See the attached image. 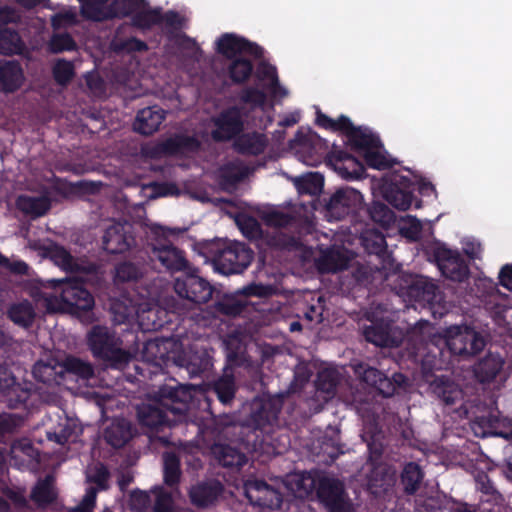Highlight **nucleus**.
<instances>
[{
    "instance_id": "nucleus-55",
    "label": "nucleus",
    "mask_w": 512,
    "mask_h": 512,
    "mask_svg": "<svg viewBox=\"0 0 512 512\" xmlns=\"http://www.w3.org/2000/svg\"><path fill=\"white\" fill-rule=\"evenodd\" d=\"M368 213L372 221L382 226H389L394 221L393 211L382 202H373Z\"/></svg>"
},
{
    "instance_id": "nucleus-4",
    "label": "nucleus",
    "mask_w": 512,
    "mask_h": 512,
    "mask_svg": "<svg viewBox=\"0 0 512 512\" xmlns=\"http://www.w3.org/2000/svg\"><path fill=\"white\" fill-rule=\"evenodd\" d=\"M315 124L325 130L341 132L347 138L348 145L356 151H368L381 146L380 139L362 127H356L346 115L332 119L320 109L316 111Z\"/></svg>"
},
{
    "instance_id": "nucleus-2",
    "label": "nucleus",
    "mask_w": 512,
    "mask_h": 512,
    "mask_svg": "<svg viewBox=\"0 0 512 512\" xmlns=\"http://www.w3.org/2000/svg\"><path fill=\"white\" fill-rule=\"evenodd\" d=\"M87 343L93 357L108 368L123 369L132 359L131 353L122 347V339L106 326H93L87 334Z\"/></svg>"
},
{
    "instance_id": "nucleus-7",
    "label": "nucleus",
    "mask_w": 512,
    "mask_h": 512,
    "mask_svg": "<svg viewBox=\"0 0 512 512\" xmlns=\"http://www.w3.org/2000/svg\"><path fill=\"white\" fill-rule=\"evenodd\" d=\"M255 253L249 245L228 241L213 256L215 269L223 275L241 274L251 265Z\"/></svg>"
},
{
    "instance_id": "nucleus-31",
    "label": "nucleus",
    "mask_w": 512,
    "mask_h": 512,
    "mask_svg": "<svg viewBox=\"0 0 512 512\" xmlns=\"http://www.w3.org/2000/svg\"><path fill=\"white\" fill-rule=\"evenodd\" d=\"M223 486L220 482L200 483L193 486L189 496L192 504L205 508L213 504L222 493Z\"/></svg>"
},
{
    "instance_id": "nucleus-30",
    "label": "nucleus",
    "mask_w": 512,
    "mask_h": 512,
    "mask_svg": "<svg viewBox=\"0 0 512 512\" xmlns=\"http://www.w3.org/2000/svg\"><path fill=\"white\" fill-rule=\"evenodd\" d=\"M430 387L445 405H454L463 397L460 386L446 376L436 377Z\"/></svg>"
},
{
    "instance_id": "nucleus-44",
    "label": "nucleus",
    "mask_w": 512,
    "mask_h": 512,
    "mask_svg": "<svg viewBox=\"0 0 512 512\" xmlns=\"http://www.w3.org/2000/svg\"><path fill=\"white\" fill-rule=\"evenodd\" d=\"M227 361L232 366L242 367L248 362L246 345L238 335H230L225 341Z\"/></svg>"
},
{
    "instance_id": "nucleus-47",
    "label": "nucleus",
    "mask_w": 512,
    "mask_h": 512,
    "mask_svg": "<svg viewBox=\"0 0 512 512\" xmlns=\"http://www.w3.org/2000/svg\"><path fill=\"white\" fill-rule=\"evenodd\" d=\"M340 382V375L335 369H323L318 372L315 381L317 391L323 392L327 398H332Z\"/></svg>"
},
{
    "instance_id": "nucleus-39",
    "label": "nucleus",
    "mask_w": 512,
    "mask_h": 512,
    "mask_svg": "<svg viewBox=\"0 0 512 512\" xmlns=\"http://www.w3.org/2000/svg\"><path fill=\"white\" fill-rule=\"evenodd\" d=\"M365 251L370 255H376L382 262V268H387L391 255L387 249L384 235L380 232H372L362 238Z\"/></svg>"
},
{
    "instance_id": "nucleus-40",
    "label": "nucleus",
    "mask_w": 512,
    "mask_h": 512,
    "mask_svg": "<svg viewBox=\"0 0 512 512\" xmlns=\"http://www.w3.org/2000/svg\"><path fill=\"white\" fill-rule=\"evenodd\" d=\"M0 496V512H12V506L16 510L28 508V500L25 496V489L20 487H10L5 485Z\"/></svg>"
},
{
    "instance_id": "nucleus-32",
    "label": "nucleus",
    "mask_w": 512,
    "mask_h": 512,
    "mask_svg": "<svg viewBox=\"0 0 512 512\" xmlns=\"http://www.w3.org/2000/svg\"><path fill=\"white\" fill-rule=\"evenodd\" d=\"M58 493L54 486V477L50 474L39 479L31 490L30 499L40 508L56 501Z\"/></svg>"
},
{
    "instance_id": "nucleus-26",
    "label": "nucleus",
    "mask_w": 512,
    "mask_h": 512,
    "mask_svg": "<svg viewBox=\"0 0 512 512\" xmlns=\"http://www.w3.org/2000/svg\"><path fill=\"white\" fill-rule=\"evenodd\" d=\"M165 117L166 111L159 106L145 107L138 111L133 128L142 135H152L159 130Z\"/></svg>"
},
{
    "instance_id": "nucleus-21",
    "label": "nucleus",
    "mask_w": 512,
    "mask_h": 512,
    "mask_svg": "<svg viewBox=\"0 0 512 512\" xmlns=\"http://www.w3.org/2000/svg\"><path fill=\"white\" fill-rule=\"evenodd\" d=\"M131 228L126 222H116L107 227L102 239L103 249L109 254H122L128 251L135 244Z\"/></svg>"
},
{
    "instance_id": "nucleus-20",
    "label": "nucleus",
    "mask_w": 512,
    "mask_h": 512,
    "mask_svg": "<svg viewBox=\"0 0 512 512\" xmlns=\"http://www.w3.org/2000/svg\"><path fill=\"white\" fill-rule=\"evenodd\" d=\"M328 164L346 180L359 179L365 173L361 161L336 145L332 146L328 154Z\"/></svg>"
},
{
    "instance_id": "nucleus-14",
    "label": "nucleus",
    "mask_w": 512,
    "mask_h": 512,
    "mask_svg": "<svg viewBox=\"0 0 512 512\" xmlns=\"http://www.w3.org/2000/svg\"><path fill=\"white\" fill-rule=\"evenodd\" d=\"M215 129L211 137L216 142H228L235 140L244 130V120L241 108L231 106L222 110L213 119Z\"/></svg>"
},
{
    "instance_id": "nucleus-41",
    "label": "nucleus",
    "mask_w": 512,
    "mask_h": 512,
    "mask_svg": "<svg viewBox=\"0 0 512 512\" xmlns=\"http://www.w3.org/2000/svg\"><path fill=\"white\" fill-rule=\"evenodd\" d=\"M26 49L18 31L12 28L0 29V53L3 55H21Z\"/></svg>"
},
{
    "instance_id": "nucleus-9",
    "label": "nucleus",
    "mask_w": 512,
    "mask_h": 512,
    "mask_svg": "<svg viewBox=\"0 0 512 512\" xmlns=\"http://www.w3.org/2000/svg\"><path fill=\"white\" fill-rule=\"evenodd\" d=\"M282 406V395H263L255 398L251 403L250 414L246 419L247 426L254 430L269 432L277 424Z\"/></svg>"
},
{
    "instance_id": "nucleus-8",
    "label": "nucleus",
    "mask_w": 512,
    "mask_h": 512,
    "mask_svg": "<svg viewBox=\"0 0 512 512\" xmlns=\"http://www.w3.org/2000/svg\"><path fill=\"white\" fill-rule=\"evenodd\" d=\"M316 496L328 512H356L344 483L337 478L319 476Z\"/></svg>"
},
{
    "instance_id": "nucleus-10",
    "label": "nucleus",
    "mask_w": 512,
    "mask_h": 512,
    "mask_svg": "<svg viewBox=\"0 0 512 512\" xmlns=\"http://www.w3.org/2000/svg\"><path fill=\"white\" fill-rule=\"evenodd\" d=\"M416 183L398 172H393L384 178L381 186L383 198L400 211L408 210L414 201Z\"/></svg>"
},
{
    "instance_id": "nucleus-15",
    "label": "nucleus",
    "mask_w": 512,
    "mask_h": 512,
    "mask_svg": "<svg viewBox=\"0 0 512 512\" xmlns=\"http://www.w3.org/2000/svg\"><path fill=\"white\" fill-rule=\"evenodd\" d=\"M244 494L249 503L262 509H280L283 497L280 491L264 480L247 479L244 482Z\"/></svg>"
},
{
    "instance_id": "nucleus-34",
    "label": "nucleus",
    "mask_w": 512,
    "mask_h": 512,
    "mask_svg": "<svg viewBox=\"0 0 512 512\" xmlns=\"http://www.w3.org/2000/svg\"><path fill=\"white\" fill-rule=\"evenodd\" d=\"M212 452L218 463L225 468L240 469L248 460L244 453L230 445H215Z\"/></svg>"
},
{
    "instance_id": "nucleus-18",
    "label": "nucleus",
    "mask_w": 512,
    "mask_h": 512,
    "mask_svg": "<svg viewBox=\"0 0 512 512\" xmlns=\"http://www.w3.org/2000/svg\"><path fill=\"white\" fill-rule=\"evenodd\" d=\"M472 429L478 437L494 435L505 439H512V418L503 416L496 409L490 412L488 416L478 417L473 421Z\"/></svg>"
},
{
    "instance_id": "nucleus-58",
    "label": "nucleus",
    "mask_w": 512,
    "mask_h": 512,
    "mask_svg": "<svg viewBox=\"0 0 512 512\" xmlns=\"http://www.w3.org/2000/svg\"><path fill=\"white\" fill-rule=\"evenodd\" d=\"M52 72L54 80L59 85L68 84L75 74L72 62L67 61L65 59L58 60L54 65Z\"/></svg>"
},
{
    "instance_id": "nucleus-3",
    "label": "nucleus",
    "mask_w": 512,
    "mask_h": 512,
    "mask_svg": "<svg viewBox=\"0 0 512 512\" xmlns=\"http://www.w3.org/2000/svg\"><path fill=\"white\" fill-rule=\"evenodd\" d=\"M150 248L149 258L157 260L165 271L173 274L184 272L190 268V263L183 250L174 246L168 239L173 230L158 224L149 226L147 232Z\"/></svg>"
},
{
    "instance_id": "nucleus-19",
    "label": "nucleus",
    "mask_w": 512,
    "mask_h": 512,
    "mask_svg": "<svg viewBox=\"0 0 512 512\" xmlns=\"http://www.w3.org/2000/svg\"><path fill=\"white\" fill-rule=\"evenodd\" d=\"M354 371L362 382L366 383L368 386L375 389L379 395L386 398L394 395L396 391L395 383L399 384L398 378H403L402 374H395L393 379H390L380 370L365 363L357 364Z\"/></svg>"
},
{
    "instance_id": "nucleus-56",
    "label": "nucleus",
    "mask_w": 512,
    "mask_h": 512,
    "mask_svg": "<svg viewBox=\"0 0 512 512\" xmlns=\"http://www.w3.org/2000/svg\"><path fill=\"white\" fill-rule=\"evenodd\" d=\"M77 44L74 38L67 32L54 34L49 41V50L58 54L64 51H74Z\"/></svg>"
},
{
    "instance_id": "nucleus-54",
    "label": "nucleus",
    "mask_w": 512,
    "mask_h": 512,
    "mask_svg": "<svg viewBox=\"0 0 512 512\" xmlns=\"http://www.w3.org/2000/svg\"><path fill=\"white\" fill-rule=\"evenodd\" d=\"M110 472L103 463H97L93 470L87 474L86 481L93 484L94 488L99 491H106L110 488L109 485Z\"/></svg>"
},
{
    "instance_id": "nucleus-45",
    "label": "nucleus",
    "mask_w": 512,
    "mask_h": 512,
    "mask_svg": "<svg viewBox=\"0 0 512 512\" xmlns=\"http://www.w3.org/2000/svg\"><path fill=\"white\" fill-rule=\"evenodd\" d=\"M145 271L144 264L123 261L115 266L114 281L117 284L137 282L143 277Z\"/></svg>"
},
{
    "instance_id": "nucleus-48",
    "label": "nucleus",
    "mask_w": 512,
    "mask_h": 512,
    "mask_svg": "<svg viewBox=\"0 0 512 512\" xmlns=\"http://www.w3.org/2000/svg\"><path fill=\"white\" fill-rule=\"evenodd\" d=\"M163 476L166 485L173 487L177 485L181 477L180 459L174 452H167L163 456Z\"/></svg>"
},
{
    "instance_id": "nucleus-57",
    "label": "nucleus",
    "mask_w": 512,
    "mask_h": 512,
    "mask_svg": "<svg viewBox=\"0 0 512 512\" xmlns=\"http://www.w3.org/2000/svg\"><path fill=\"white\" fill-rule=\"evenodd\" d=\"M246 177L244 169L234 165L227 164L220 169V180L225 186H235Z\"/></svg>"
},
{
    "instance_id": "nucleus-43",
    "label": "nucleus",
    "mask_w": 512,
    "mask_h": 512,
    "mask_svg": "<svg viewBox=\"0 0 512 512\" xmlns=\"http://www.w3.org/2000/svg\"><path fill=\"white\" fill-rule=\"evenodd\" d=\"M7 317L16 325L28 328L35 318V310L28 300L13 303L7 310Z\"/></svg>"
},
{
    "instance_id": "nucleus-51",
    "label": "nucleus",
    "mask_w": 512,
    "mask_h": 512,
    "mask_svg": "<svg viewBox=\"0 0 512 512\" xmlns=\"http://www.w3.org/2000/svg\"><path fill=\"white\" fill-rule=\"evenodd\" d=\"M162 12L159 8L137 10L132 16V25L140 29H150L155 25L161 24Z\"/></svg>"
},
{
    "instance_id": "nucleus-38",
    "label": "nucleus",
    "mask_w": 512,
    "mask_h": 512,
    "mask_svg": "<svg viewBox=\"0 0 512 512\" xmlns=\"http://www.w3.org/2000/svg\"><path fill=\"white\" fill-rule=\"evenodd\" d=\"M178 365L185 366L189 374L196 377L209 371L213 364L210 355L203 349L190 352Z\"/></svg>"
},
{
    "instance_id": "nucleus-35",
    "label": "nucleus",
    "mask_w": 512,
    "mask_h": 512,
    "mask_svg": "<svg viewBox=\"0 0 512 512\" xmlns=\"http://www.w3.org/2000/svg\"><path fill=\"white\" fill-rule=\"evenodd\" d=\"M106 442L114 448H122L132 438L131 425L125 419L113 421L104 431Z\"/></svg>"
},
{
    "instance_id": "nucleus-23",
    "label": "nucleus",
    "mask_w": 512,
    "mask_h": 512,
    "mask_svg": "<svg viewBox=\"0 0 512 512\" xmlns=\"http://www.w3.org/2000/svg\"><path fill=\"white\" fill-rule=\"evenodd\" d=\"M176 342L170 338H156L145 342L143 357L156 366H167L169 362L177 363L174 347Z\"/></svg>"
},
{
    "instance_id": "nucleus-13",
    "label": "nucleus",
    "mask_w": 512,
    "mask_h": 512,
    "mask_svg": "<svg viewBox=\"0 0 512 512\" xmlns=\"http://www.w3.org/2000/svg\"><path fill=\"white\" fill-rule=\"evenodd\" d=\"M216 52L229 61L242 57L243 54L255 60L264 57V49L261 46L234 33H224L217 39Z\"/></svg>"
},
{
    "instance_id": "nucleus-33",
    "label": "nucleus",
    "mask_w": 512,
    "mask_h": 512,
    "mask_svg": "<svg viewBox=\"0 0 512 512\" xmlns=\"http://www.w3.org/2000/svg\"><path fill=\"white\" fill-rule=\"evenodd\" d=\"M504 360L492 353L487 354L474 366V375L481 383H490L500 373Z\"/></svg>"
},
{
    "instance_id": "nucleus-64",
    "label": "nucleus",
    "mask_w": 512,
    "mask_h": 512,
    "mask_svg": "<svg viewBox=\"0 0 512 512\" xmlns=\"http://www.w3.org/2000/svg\"><path fill=\"white\" fill-rule=\"evenodd\" d=\"M151 505V498L147 492L134 490L130 494L129 506L134 512H146Z\"/></svg>"
},
{
    "instance_id": "nucleus-27",
    "label": "nucleus",
    "mask_w": 512,
    "mask_h": 512,
    "mask_svg": "<svg viewBox=\"0 0 512 512\" xmlns=\"http://www.w3.org/2000/svg\"><path fill=\"white\" fill-rule=\"evenodd\" d=\"M24 79L19 61L0 59V91L14 93L21 88Z\"/></svg>"
},
{
    "instance_id": "nucleus-60",
    "label": "nucleus",
    "mask_w": 512,
    "mask_h": 512,
    "mask_svg": "<svg viewBox=\"0 0 512 512\" xmlns=\"http://www.w3.org/2000/svg\"><path fill=\"white\" fill-rule=\"evenodd\" d=\"M364 160L368 167L378 170H386L393 167L394 162L384 154L372 149L364 153Z\"/></svg>"
},
{
    "instance_id": "nucleus-28",
    "label": "nucleus",
    "mask_w": 512,
    "mask_h": 512,
    "mask_svg": "<svg viewBox=\"0 0 512 512\" xmlns=\"http://www.w3.org/2000/svg\"><path fill=\"white\" fill-rule=\"evenodd\" d=\"M269 140L263 133L253 131L240 133L234 140V149L241 155L258 156L266 150Z\"/></svg>"
},
{
    "instance_id": "nucleus-42",
    "label": "nucleus",
    "mask_w": 512,
    "mask_h": 512,
    "mask_svg": "<svg viewBox=\"0 0 512 512\" xmlns=\"http://www.w3.org/2000/svg\"><path fill=\"white\" fill-rule=\"evenodd\" d=\"M226 69L232 83L239 85L250 79L254 71V65L249 59L238 57L229 61Z\"/></svg>"
},
{
    "instance_id": "nucleus-22",
    "label": "nucleus",
    "mask_w": 512,
    "mask_h": 512,
    "mask_svg": "<svg viewBox=\"0 0 512 512\" xmlns=\"http://www.w3.org/2000/svg\"><path fill=\"white\" fill-rule=\"evenodd\" d=\"M370 326L364 329V336L368 342L380 347H398L402 343V338L395 336L394 323L390 320H373Z\"/></svg>"
},
{
    "instance_id": "nucleus-50",
    "label": "nucleus",
    "mask_w": 512,
    "mask_h": 512,
    "mask_svg": "<svg viewBox=\"0 0 512 512\" xmlns=\"http://www.w3.org/2000/svg\"><path fill=\"white\" fill-rule=\"evenodd\" d=\"M63 369L83 380H89L94 376L93 366L80 358L68 357L64 361Z\"/></svg>"
},
{
    "instance_id": "nucleus-37",
    "label": "nucleus",
    "mask_w": 512,
    "mask_h": 512,
    "mask_svg": "<svg viewBox=\"0 0 512 512\" xmlns=\"http://www.w3.org/2000/svg\"><path fill=\"white\" fill-rule=\"evenodd\" d=\"M424 471L416 462H408L404 465L400 474V485L406 495H414L424 479Z\"/></svg>"
},
{
    "instance_id": "nucleus-12",
    "label": "nucleus",
    "mask_w": 512,
    "mask_h": 512,
    "mask_svg": "<svg viewBox=\"0 0 512 512\" xmlns=\"http://www.w3.org/2000/svg\"><path fill=\"white\" fill-rule=\"evenodd\" d=\"M433 256L441 274L454 282H464L470 275L468 262L458 250L445 246L434 249Z\"/></svg>"
},
{
    "instance_id": "nucleus-36",
    "label": "nucleus",
    "mask_w": 512,
    "mask_h": 512,
    "mask_svg": "<svg viewBox=\"0 0 512 512\" xmlns=\"http://www.w3.org/2000/svg\"><path fill=\"white\" fill-rule=\"evenodd\" d=\"M247 306V300L236 294H223L212 305L215 313L228 317L239 316Z\"/></svg>"
},
{
    "instance_id": "nucleus-59",
    "label": "nucleus",
    "mask_w": 512,
    "mask_h": 512,
    "mask_svg": "<svg viewBox=\"0 0 512 512\" xmlns=\"http://www.w3.org/2000/svg\"><path fill=\"white\" fill-rule=\"evenodd\" d=\"M6 377L11 379L7 393L9 406L12 408H18L27 402L29 398V391L21 388L19 385H12L14 383V378L9 377L7 373ZM5 389H7V387Z\"/></svg>"
},
{
    "instance_id": "nucleus-6",
    "label": "nucleus",
    "mask_w": 512,
    "mask_h": 512,
    "mask_svg": "<svg viewBox=\"0 0 512 512\" xmlns=\"http://www.w3.org/2000/svg\"><path fill=\"white\" fill-rule=\"evenodd\" d=\"M80 13L86 20L102 22L114 18L134 15L141 9L146 0H78Z\"/></svg>"
},
{
    "instance_id": "nucleus-24",
    "label": "nucleus",
    "mask_w": 512,
    "mask_h": 512,
    "mask_svg": "<svg viewBox=\"0 0 512 512\" xmlns=\"http://www.w3.org/2000/svg\"><path fill=\"white\" fill-rule=\"evenodd\" d=\"M295 141L301 146L300 152L304 154V162L307 165L314 166L326 156L328 158L329 145L328 141L322 139L315 132H310L307 135L298 131L295 135Z\"/></svg>"
},
{
    "instance_id": "nucleus-25",
    "label": "nucleus",
    "mask_w": 512,
    "mask_h": 512,
    "mask_svg": "<svg viewBox=\"0 0 512 512\" xmlns=\"http://www.w3.org/2000/svg\"><path fill=\"white\" fill-rule=\"evenodd\" d=\"M408 297L422 305H433L440 299V291L432 279L425 276H416L407 288Z\"/></svg>"
},
{
    "instance_id": "nucleus-16",
    "label": "nucleus",
    "mask_w": 512,
    "mask_h": 512,
    "mask_svg": "<svg viewBox=\"0 0 512 512\" xmlns=\"http://www.w3.org/2000/svg\"><path fill=\"white\" fill-rule=\"evenodd\" d=\"M174 290L181 298L195 304H203L212 298L214 289L206 279L190 273L175 280Z\"/></svg>"
},
{
    "instance_id": "nucleus-53",
    "label": "nucleus",
    "mask_w": 512,
    "mask_h": 512,
    "mask_svg": "<svg viewBox=\"0 0 512 512\" xmlns=\"http://www.w3.org/2000/svg\"><path fill=\"white\" fill-rule=\"evenodd\" d=\"M296 185L300 193L316 195L322 190L324 179L322 175L318 173H309L299 178Z\"/></svg>"
},
{
    "instance_id": "nucleus-17",
    "label": "nucleus",
    "mask_w": 512,
    "mask_h": 512,
    "mask_svg": "<svg viewBox=\"0 0 512 512\" xmlns=\"http://www.w3.org/2000/svg\"><path fill=\"white\" fill-rule=\"evenodd\" d=\"M447 346L453 355L470 357L480 353L485 347L483 336L474 329L465 327L463 330L456 327L455 334L447 341Z\"/></svg>"
},
{
    "instance_id": "nucleus-5",
    "label": "nucleus",
    "mask_w": 512,
    "mask_h": 512,
    "mask_svg": "<svg viewBox=\"0 0 512 512\" xmlns=\"http://www.w3.org/2000/svg\"><path fill=\"white\" fill-rule=\"evenodd\" d=\"M59 293L60 309L78 318H87L94 308L95 301L86 283L80 278L53 280Z\"/></svg>"
},
{
    "instance_id": "nucleus-49",
    "label": "nucleus",
    "mask_w": 512,
    "mask_h": 512,
    "mask_svg": "<svg viewBox=\"0 0 512 512\" xmlns=\"http://www.w3.org/2000/svg\"><path fill=\"white\" fill-rule=\"evenodd\" d=\"M32 374L35 380L47 385L59 383L58 379L62 377L61 373L57 371L56 365L43 361H38L34 364Z\"/></svg>"
},
{
    "instance_id": "nucleus-63",
    "label": "nucleus",
    "mask_w": 512,
    "mask_h": 512,
    "mask_svg": "<svg viewBox=\"0 0 512 512\" xmlns=\"http://www.w3.org/2000/svg\"><path fill=\"white\" fill-rule=\"evenodd\" d=\"M155 494V502L153 512H172L173 499L169 492L162 487L153 490Z\"/></svg>"
},
{
    "instance_id": "nucleus-29",
    "label": "nucleus",
    "mask_w": 512,
    "mask_h": 512,
    "mask_svg": "<svg viewBox=\"0 0 512 512\" xmlns=\"http://www.w3.org/2000/svg\"><path fill=\"white\" fill-rule=\"evenodd\" d=\"M16 208L25 215L35 219L45 215L51 208L47 196H30L21 194L16 198Z\"/></svg>"
},
{
    "instance_id": "nucleus-1",
    "label": "nucleus",
    "mask_w": 512,
    "mask_h": 512,
    "mask_svg": "<svg viewBox=\"0 0 512 512\" xmlns=\"http://www.w3.org/2000/svg\"><path fill=\"white\" fill-rule=\"evenodd\" d=\"M164 384L155 392L151 403H144L137 409L139 424L147 428L152 439L157 438L165 446L170 444L167 435H157L166 428L186 420L187 412L193 400L195 388L191 384Z\"/></svg>"
},
{
    "instance_id": "nucleus-11",
    "label": "nucleus",
    "mask_w": 512,
    "mask_h": 512,
    "mask_svg": "<svg viewBox=\"0 0 512 512\" xmlns=\"http://www.w3.org/2000/svg\"><path fill=\"white\" fill-rule=\"evenodd\" d=\"M363 204V196L356 189L343 187L332 194L325 203V217L328 221H340L355 214Z\"/></svg>"
},
{
    "instance_id": "nucleus-46",
    "label": "nucleus",
    "mask_w": 512,
    "mask_h": 512,
    "mask_svg": "<svg viewBox=\"0 0 512 512\" xmlns=\"http://www.w3.org/2000/svg\"><path fill=\"white\" fill-rule=\"evenodd\" d=\"M211 390L224 405H230L235 398L236 384L233 375H223L214 381Z\"/></svg>"
},
{
    "instance_id": "nucleus-61",
    "label": "nucleus",
    "mask_w": 512,
    "mask_h": 512,
    "mask_svg": "<svg viewBox=\"0 0 512 512\" xmlns=\"http://www.w3.org/2000/svg\"><path fill=\"white\" fill-rule=\"evenodd\" d=\"M49 256L51 260L63 269H72L74 265V258L70 252L60 245H54L49 249Z\"/></svg>"
},
{
    "instance_id": "nucleus-62",
    "label": "nucleus",
    "mask_w": 512,
    "mask_h": 512,
    "mask_svg": "<svg viewBox=\"0 0 512 512\" xmlns=\"http://www.w3.org/2000/svg\"><path fill=\"white\" fill-rule=\"evenodd\" d=\"M114 51L116 52H145L148 50L146 42L136 38L130 37L127 39L115 41L113 43Z\"/></svg>"
},
{
    "instance_id": "nucleus-52",
    "label": "nucleus",
    "mask_w": 512,
    "mask_h": 512,
    "mask_svg": "<svg viewBox=\"0 0 512 512\" xmlns=\"http://www.w3.org/2000/svg\"><path fill=\"white\" fill-rule=\"evenodd\" d=\"M316 263L321 272H336L343 267L341 253L331 248L322 251Z\"/></svg>"
}]
</instances>
